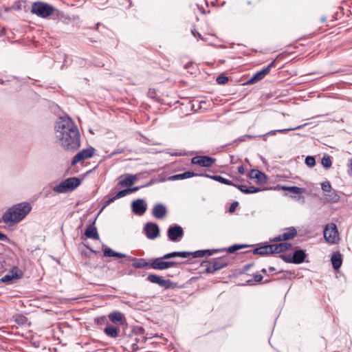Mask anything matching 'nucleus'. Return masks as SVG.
Returning a JSON list of instances; mask_svg holds the SVG:
<instances>
[{"mask_svg":"<svg viewBox=\"0 0 352 352\" xmlns=\"http://www.w3.org/2000/svg\"><path fill=\"white\" fill-rule=\"evenodd\" d=\"M56 129L57 140L64 149L73 151L80 146L79 130L70 117H60Z\"/></svg>","mask_w":352,"mask_h":352,"instance_id":"obj_1","label":"nucleus"},{"mask_svg":"<svg viewBox=\"0 0 352 352\" xmlns=\"http://www.w3.org/2000/svg\"><path fill=\"white\" fill-rule=\"evenodd\" d=\"M31 206L27 202L17 204L3 214L4 223L12 226L21 221L30 212Z\"/></svg>","mask_w":352,"mask_h":352,"instance_id":"obj_2","label":"nucleus"},{"mask_svg":"<svg viewBox=\"0 0 352 352\" xmlns=\"http://www.w3.org/2000/svg\"><path fill=\"white\" fill-rule=\"evenodd\" d=\"M292 247V244L289 243L284 242L279 243H274L270 245H266L253 250L254 254H277L285 252L289 250Z\"/></svg>","mask_w":352,"mask_h":352,"instance_id":"obj_3","label":"nucleus"},{"mask_svg":"<svg viewBox=\"0 0 352 352\" xmlns=\"http://www.w3.org/2000/svg\"><path fill=\"white\" fill-rule=\"evenodd\" d=\"M216 250H197L194 252H173L170 253H167L163 256V258L165 259H169L175 257H182V258H187L189 256L192 255L193 258L197 257H203L205 255H212L213 252H217Z\"/></svg>","mask_w":352,"mask_h":352,"instance_id":"obj_4","label":"nucleus"},{"mask_svg":"<svg viewBox=\"0 0 352 352\" xmlns=\"http://www.w3.org/2000/svg\"><path fill=\"white\" fill-rule=\"evenodd\" d=\"M80 184V180L77 177H69L54 187L53 190L59 193H65L74 190Z\"/></svg>","mask_w":352,"mask_h":352,"instance_id":"obj_5","label":"nucleus"},{"mask_svg":"<svg viewBox=\"0 0 352 352\" xmlns=\"http://www.w3.org/2000/svg\"><path fill=\"white\" fill-rule=\"evenodd\" d=\"M323 232L324 237L329 243L335 244L339 241L338 231L335 223L327 224Z\"/></svg>","mask_w":352,"mask_h":352,"instance_id":"obj_6","label":"nucleus"},{"mask_svg":"<svg viewBox=\"0 0 352 352\" xmlns=\"http://www.w3.org/2000/svg\"><path fill=\"white\" fill-rule=\"evenodd\" d=\"M163 259H164L163 256L152 259L149 263V266L153 270H163L177 265L175 261H164Z\"/></svg>","mask_w":352,"mask_h":352,"instance_id":"obj_7","label":"nucleus"},{"mask_svg":"<svg viewBox=\"0 0 352 352\" xmlns=\"http://www.w3.org/2000/svg\"><path fill=\"white\" fill-rule=\"evenodd\" d=\"M275 66V61H272L267 66L263 67L261 70L255 73L248 81V84H254L264 78L267 75L271 69Z\"/></svg>","mask_w":352,"mask_h":352,"instance_id":"obj_8","label":"nucleus"},{"mask_svg":"<svg viewBox=\"0 0 352 352\" xmlns=\"http://www.w3.org/2000/svg\"><path fill=\"white\" fill-rule=\"evenodd\" d=\"M297 235V231L294 227L287 228L283 230V233L278 236L270 239L271 242L285 241L294 239Z\"/></svg>","mask_w":352,"mask_h":352,"instance_id":"obj_9","label":"nucleus"},{"mask_svg":"<svg viewBox=\"0 0 352 352\" xmlns=\"http://www.w3.org/2000/svg\"><path fill=\"white\" fill-rule=\"evenodd\" d=\"M191 162L202 167H210L215 162V159L206 155H198L192 157Z\"/></svg>","mask_w":352,"mask_h":352,"instance_id":"obj_10","label":"nucleus"},{"mask_svg":"<svg viewBox=\"0 0 352 352\" xmlns=\"http://www.w3.org/2000/svg\"><path fill=\"white\" fill-rule=\"evenodd\" d=\"M144 231L146 237L149 239L153 240L160 236L159 226L155 223H147L144 227Z\"/></svg>","mask_w":352,"mask_h":352,"instance_id":"obj_11","label":"nucleus"},{"mask_svg":"<svg viewBox=\"0 0 352 352\" xmlns=\"http://www.w3.org/2000/svg\"><path fill=\"white\" fill-rule=\"evenodd\" d=\"M94 151L95 149L92 147L82 149L74 157L72 164L75 165L82 160L91 157L94 154Z\"/></svg>","mask_w":352,"mask_h":352,"instance_id":"obj_12","label":"nucleus"},{"mask_svg":"<svg viewBox=\"0 0 352 352\" xmlns=\"http://www.w3.org/2000/svg\"><path fill=\"white\" fill-rule=\"evenodd\" d=\"M140 188V186H135L133 188H128L118 192L115 196L109 198L105 201L104 206H109L111 203H113L115 200L125 197L133 192L138 190Z\"/></svg>","mask_w":352,"mask_h":352,"instance_id":"obj_13","label":"nucleus"},{"mask_svg":"<svg viewBox=\"0 0 352 352\" xmlns=\"http://www.w3.org/2000/svg\"><path fill=\"white\" fill-rule=\"evenodd\" d=\"M132 211L134 214L142 216L147 209V205L144 199H138L131 204Z\"/></svg>","mask_w":352,"mask_h":352,"instance_id":"obj_14","label":"nucleus"},{"mask_svg":"<svg viewBox=\"0 0 352 352\" xmlns=\"http://www.w3.org/2000/svg\"><path fill=\"white\" fill-rule=\"evenodd\" d=\"M167 234L170 241H177L183 236L184 231L181 226L175 225L168 228Z\"/></svg>","mask_w":352,"mask_h":352,"instance_id":"obj_15","label":"nucleus"},{"mask_svg":"<svg viewBox=\"0 0 352 352\" xmlns=\"http://www.w3.org/2000/svg\"><path fill=\"white\" fill-rule=\"evenodd\" d=\"M147 280L152 283L157 284L158 285L168 289L171 287V281L170 280L164 279L162 277L156 274H149Z\"/></svg>","mask_w":352,"mask_h":352,"instance_id":"obj_16","label":"nucleus"},{"mask_svg":"<svg viewBox=\"0 0 352 352\" xmlns=\"http://www.w3.org/2000/svg\"><path fill=\"white\" fill-rule=\"evenodd\" d=\"M167 214L166 207L160 203L156 204L152 210V214L156 219H162L165 217Z\"/></svg>","mask_w":352,"mask_h":352,"instance_id":"obj_17","label":"nucleus"},{"mask_svg":"<svg viewBox=\"0 0 352 352\" xmlns=\"http://www.w3.org/2000/svg\"><path fill=\"white\" fill-rule=\"evenodd\" d=\"M49 16H51L53 19H58L63 16V13L52 6L45 3V18Z\"/></svg>","mask_w":352,"mask_h":352,"instance_id":"obj_18","label":"nucleus"},{"mask_svg":"<svg viewBox=\"0 0 352 352\" xmlns=\"http://www.w3.org/2000/svg\"><path fill=\"white\" fill-rule=\"evenodd\" d=\"M108 316L109 320L116 324L122 325L126 322L124 314L120 311H113Z\"/></svg>","mask_w":352,"mask_h":352,"instance_id":"obj_19","label":"nucleus"},{"mask_svg":"<svg viewBox=\"0 0 352 352\" xmlns=\"http://www.w3.org/2000/svg\"><path fill=\"white\" fill-rule=\"evenodd\" d=\"M85 234L87 238L96 240L99 239V234L94 223L90 224L87 227Z\"/></svg>","mask_w":352,"mask_h":352,"instance_id":"obj_20","label":"nucleus"},{"mask_svg":"<svg viewBox=\"0 0 352 352\" xmlns=\"http://www.w3.org/2000/svg\"><path fill=\"white\" fill-rule=\"evenodd\" d=\"M201 176H204V177H209L214 181H217L221 184H226V185H228V186H233L234 185V183L231 181V180H229L228 179H226L224 177H223L221 175H209L208 174H201L200 175Z\"/></svg>","mask_w":352,"mask_h":352,"instance_id":"obj_21","label":"nucleus"},{"mask_svg":"<svg viewBox=\"0 0 352 352\" xmlns=\"http://www.w3.org/2000/svg\"><path fill=\"white\" fill-rule=\"evenodd\" d=\"M104 250V256L107 257H118V258H124L126 255L122 253L117 252L111 249L107 246L103 247Z\"/></svg>","mask_w":352,"mask_h":352,"instance_id":"obj_22","label":"nucleus"},{"mask_svg":"<svg viewBox=\"0 0 352 352\" xmlns=\"http://www.w3.org/2000/svg\"><path fill=\"white\" fill-rule=\"evenodd\" d=\"M32 12L39 16L44 17V3H34L32 6Z\"/></svg>","mask_w":352,"mask_h":352,"instance_id":"obj_23","label":"nucleus"},{"mask_svg":"<svg viewBox=\"0 0 352 352\" xmlns=\"http://www.w3.org/2000/svg\"><path fill=\"white\" fill-rule=\"evenodd\" d=\"M306 256V254L303 250H296L294 252L292 262L294 263H301L303 262Z\"/></svg>","mask_w":352,"mask_h":352,"instance_id":"obj_24","label":"nucleus"},{"mask_svg":"<svg viewBox=\"0 0 352 352\" xmlns=\"http://www.w3.org/2000/svg\"><path fill=\"white\" fill-rule=\"evenodd\" d=\"M331 261L333 267L335 270H338L341 267L342 263V255L338 252L333 253L331 256Z\"/></svg>","mask_w":352,"mask_h":352,"instance_id":"obj_25","label":"nucleus"},{"mask_svg":"<svg viewBox=\"0 0 352 352\" xmlns=\"http://www.w3.org/2000/svg\"><path fill=\"white\" fill-rule=\"evenodd\" d=\"M136 179V175H129L125 177V179L119 181L118 186H131L135 182Z\"/></svg>","mask_w":352,"mask_h":352,"instance_id":"obj_26","label":"nucleus"},{"mask_svg":"<svg viewBox=\"0 0 352 352\" xmlns=\"http://www.w3.org/2000/svg\"><path fill=\"white\" fill-rule=\"evenodd\" d=\"M339 195L336 193V190L333 189L331 192L325 194V200L327 202L336 203L339 201Z\"/></svg>","mask_w":352,"mask_h":352,"instance_id":"obj_27","label":"nucleus"},{"mask_svg":"<svg viewBox=\"0 0 352 352\" xmlns=\"http://www.w3.org/2000/svg\"><path fill=\"white\" fill-rule=\"evenodd\" d=\"M282 189L296 195L304 193L306 191L305 188L298 186H283Z\"/></svg>","mask_w":352,"mask_h":352,"instance_id":"obj_28","label":"nucleus"},{"mask_svg":"<svg viewBox=\"0 0 352 352\" xmlns=\"http://www.w3.org/2000/svg\"><path fill=\"white\" fill-rule=\"evenodd\" d=\"M212 262V265L216 267V269H217V270L223 268L228 265V262L223 258L214 260Z\"/></svg>","mask_w":352,"mask_h":352,"instance_id":"obj_29","label":"nucleus"},{"mask_svg":"<svg viewBox=\"0 0 352 352\" xmlns=\"http://www.w3.org/2000/svg\"><path fill=\"white\" fill-rule=\"evenodd\" d=\"M14 321L16 322V323H17L18 324L21 325V326H23L25 325V324H28V326L30 325V322H28V318L23 316V315H16L14 316Z\"/></svg>","mask_w":352,"mask_h":352,"instance_id":"obj_30","label":"nucleus"},{"mask_svg":"<svg viewBox=\"0 0 352 352\" xmlns=\"http://www.w3.org/2000/svg\"><path fill=\"white\" fill-rule=\"evenodd\" d=\"M203 267H206V271L207 273H214L217 271V269L212 265V262L205 261L201 263Z\"/></svg>","mask_w":352,"mask_h":352,"instance_id":"obj_31","label":"nucleus"},{"mask_svg":"<svg viewBox=\"0 0 352 352\" xmlns=\"http://www.w3.org/2000/svg\"><path fill=\"white\" fill-rule=\"evenodd\" d=\"M250 177L251 178H256L258 181L262 182L263 178L265 177V175L258 170H252L250 173Z\"/></svg>","mask_w":352,"mask_h":352,"instance_id":"obj_32","label":"nucleus"},{"mask_svg":"<svg viewBox=\"0 0 352 352\" xmlns=\"http://www.w3.org/2000/svg\"><path fill=\"white\" fill-rule=\"evenodd\" d=\"M16 274H14L13 273V272H10L9 274L3 276L1 278V280L3 282V283H10L12 281V280L14 279H16Z\"/></svg>","mask_w":352,"mask_h":352,"instance_id":"obj_33","label":"nucleus"},{"mask_svg":"<svg viewBox=\"0 0 352 352\" xmlns=\"http://www.w3.org/2000/svg\"><path fill=\"white\" fill-rule=\"evenodd\" d=\"M321 163L325 168H329L332 165L331 160L327 155H325L322 157Z\"/></svg>","mask_w":352,"mask_h":352,"instance_id":"obj_34","label":"nucleus"},{"mask_svg":"<svg viewBox=\"0 0 352 352\" xmlns=\"http://www.w3.org/2000/svg\"><path fill=\"white\" fill-rule=\"evenodd\" d=\"M300 126H296V127L292 128V129H285L272 130V131L268 132L266 134V135H275L276 133H285V132H287V131H293V130H295V129H300Z\"/></svg>","mask_w":352,"mask_h":352,"instance_id":"obj_35","label":"nucleus"},{"mask_svg":"<svg viewBox=\"0 0 352 352\" xmlns=\"http://www.w3.org/2000/svg\"><path fill=\"white\" fill-rule=\"evenodd\" d=\"M106 336L111 339H116L122 336V331H104Z\"/></svg>","mask_w":352,"mask_h":352,"instance_id":"obj_36","label":"nucleus"},{"mask_svg":"<svg viewBox=\"0 0 352 352\" xmlns=\"http://www.w3.org/2000/svg\"><path fill=\"white\" fill-rule=\"evenodd\" d=\"M321 188L325 192H331L332 187L331 183L329 181H324L321 183Z\"/></svg>","mask_w":352,"mask_h":352,"instance_id":"obj_37","label":"nucleus"},{"mask_svg":"<svg viewBox=\"0 0 352 352\" xmlns=\"http://www.w3.org/2000/svg\"><path fill=\"white\" fill-rule=\"evenodd\" d=\"M182 179L190 178L194 176H201V174H196L194 172L192 171H186L183 173H181Z\"/></svg>","mask_w":352,"mask_h":352,"instance_id":"obj_38","label":"nucleus"},{"mask_svg":"<svg viewBox=\"0 0 352 352\" xmlns=\"http://www.w3.org/2000/svg\"><path fill=\"white\" fill-rule=\"evenodd\" d=\"M228 80V78L223 75H220L217 78V82L219 85H225Z\"/></svg>","mask_w":352,"mask_h":352,"instance_id":"obj_39","label":"nucleus"},{"mask_svg":"<svg viewBox=\"0 0 352 352\" xmlns=\"http://www.w3.org/2000/svg\"><path fill=\"white\" fill-rule=\"evenodd\" d=\"M305 164L309 167H313L316 164L315 158L313 156H307L305 158Z\"/></svg>","mask_w":352,"mask_h":352,"instance_id":"obj_40","label":"nucleus"},{"mask_svg":"<svg viewBox=\"0 0 352 352\" xmlns=\"http://www.w3.org/2000/svg\"><path fill=\"white\" fill-rule=\"evenodd\" d=\"M243 247V245H234L228 248V252L230 253H234L236 251L241 249Z\"/></svg>","mask_w":352,"mask_h":352,"instance_id":"obj_41","label":"nucleus"},{"mask_svg":"<svg viewBox=\"0 0 352 352\" xmlns=\"http://www.w3.org/2000/svg\"><path fill=\"white\" fill-rule=\"evenodd\" d=\"M260 190H261L259 188H256L254 186H248V189L247 190L246 194L255 193L259 192Z\"/></svg>","mask_w":352,"mask_h":352,"instance_id":"obj_42","label":"nucleus"},{"mask_svg":"<svg viewBox=\"0 0 352 352\" xmlns=\"http://www.w3.org/2000/svg\"><path fill=\"white\" fill-rule=\"evenodd\" d=\"M234 186L236 187L238 189H239L242 192L247 193V190L248 189V186H246L245 185H233Z\"/></svg>","mask_w":352,"mask_h":352,"instance_id":"obj_43","label":"nucleus"},{"mask_svg":"<svg viewBox=\"0 0 352 352\" xmlns=\"http://www.w3.org/2000/svg\"><path fill=\"white\" fill-rule=\"evenodd\" d=\"M347 167H348V174L349 175L352 176V158H350L348 160Z\"/></svg>","mask_w":352,"mask_h":352,"instance_id":"obj_44","label":"nucleus"},{"mask_svg":"<svg viewBox=\"0 0 352 352\" xmlns=\"http://www.w3.org/2000/svg\"><path fill=\"white\" fill-rule=\"evenodd\" d=\"M296 201L300 202L301 204H304L305 201V197L302 195H300V194L298 195L297 196L293 197Z\"/></svg>","mask_w":352,"mask_h":352,"instance_id":"obj_45","label":"nucleus"},{"mask_svg":"<svg viewBox=\"0 0 352 352\" xmlns=\"http://www.w3.org/2000/svg\"><path fill=\"white\" fill-rule=\"evenodd\" d=\"M149 265V263L145 262V261H141V262H139L138 263L135 264V266L136 267H138V268H143V267H145L146 266Z\"/></svg>","mask_w":352,"mask_h":352,"instance_id":"obj_46","label":"nucleus"},{"mask_svg":"<svg viewBox=\"0 0 352 352\" xmlns=\"http://www.w3.org/2000/svg\"><path fill=\"white\" fill-rule=\"evenodd\" d=\"M237 206H238V202L237 201L233 202L230 205V206L229 208V212H233L235 210V209H236Z\"/></svg>","mask_w":352,"mask_h":352,"instance_id":"obj_47","label":"nucleus"},{"mask_svg":"<svg viewBox=\"0 0 352 352\" xmlns=\"http://www.w3.org/2000/svg\"><path fill=\"white\" fill-rule=\"evenodd\" d=\"M253 136L252 135H245L243 136H241V138H239L238 139V141L239 142H243V141H245L246 140V138H252Z\"/></svg>","mask_w":352,"mask_h":352,"instance_id":"obj_48","label":"nucleus"},{"mask_svg":"<svg viewBox=\"0 0 352 352\" xmlns=\"http://www.w3.org/2000/svg\"><path fill=\"white\" fill-rule=\"evenodd\" d=\"M254 279L256 282H261L263 279V276L261 274H254Z\"/></svg>","mask_w":352,"mask_h":352,"instance_id":"obj_49","label":"nucleus"},{"mask_svg":"<svg viewBox=\"0 0 352 352\" xmlns=\"http://www.w3.org/2000/svg\"><path fill=\"white\" fill-rule=\"evenodd\" d=\"M237 171L239 174L243 175L245 173V168L243 166L241 165L237 167Z\"/></svg>","mask_w":352,"mask_h":352,"instance_id":"obj_50","label":"nucleus"},{"mask_svg":"<svg viewBox=\"0 0 352 352\" xmlns=\"http://www.w3.org/2000/svg\"><path fill=\"white\" fill-rule=\"evenodd\" d=\"M172 179H182L181 173L173 175L172 177Z\"/></svg>","mask_w":352,"mask_h":352,"instance_id":"obj_51","label":"nucleus"},{"mask_svg":"<svg viewBox=\"0 0 352 352\" xmlns=\"http://www.w3.org/2000/svg\"><path fill=\"white\" fill-rule=\"evenodd\" d=\"M6 239H7L6 235H5L4 234L0 232V240L4 241Z\"/></svg>","mask_w":352,"mask_h":352,"instance_id":"obj_52","label":"nucleus"},{"mask_svg":"<svg viewBox=\"0 0 352 352\" xmlns=\"http://www.w3.org/2000/svg\"><path fill=\"white\" fill-rule=\"evenodd\" d=\"M105 331H107V330H118L117 328H115V327H107L104 328Z\"/></svg>","mask_w":352,"mask_h":352,"instance_id":"obj_53","label":"nucleus"},{"mask_svg":"<svg viewBox=\"0 0 352 352\" xmlns=\"http://www.w3.org/2000/svg\"><path fill=\"white\" fill-rule=\"evenodd\" d=\"M269 271H270V272H274V271H275V268H274V267H270L269 268Z\"/></svg>","mask_w":352,"mask_h":352,"instance_id":"obj_54","label":"nucleus"},{"mask_svg":"<svg viewBox=\"0 0 352 352\" xmlns=\"http://www.w3.org/2000/svg\"><path fill=\"white\" fill-rule=\"evenodd\" d=\"M197 36L199 37V38L203 40V37L201 36V35L199 32H197Z\"/></svg>","mask_w":352,"mask_h":352,"instance_id":"obj_55","label":"nucleus"},{"mask_svg":"<svg viewBox=\"0 0 352 352\" xmlns=\"http://www.w3.org/2000/svg\"><path fill=\"white\" fill-rule=\"evenodd\" d=\"M351 340H349V343H346V346L347 348H349V347H350V346H351Z\"/></svg>","mask_w":352,"mask_h":352,"instance_id":"obj_56","label":"nucleus"},{"mask_svg":"<svg viewBox=\"0 0 352 352\" xmlns=\"http://www.w3.org/2000/svg\"><path fill=\"white\" fill-rule=\"evenodd\" d=\"M261 272L265 274L267 272V270L265 269H262Z\"/></svg>","mask_w":352,"mask_h":352,"instance_id":"obj_57","label":"nucleus"},{"mask_svg":"<svg viewBox=\"0 0 352 352\" xmlns=\"http://www.w3.org/2000/svg\"><path fill=\"white\" fill-rule=\"evenodd\" d=\"M192 33L195 36H196L195 32L193 30H192Z\"/></svg>","mask_w":352,"mask_h":352,"instance_id":"obj_58","label":"nucleus"}]
</instances>
